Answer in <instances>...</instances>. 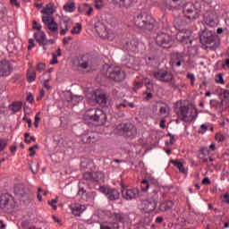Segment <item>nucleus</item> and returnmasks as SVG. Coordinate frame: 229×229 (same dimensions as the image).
I'll return each mask as SVG.
<instances>
[{"label": "nucleus", "mask_w": 229, "mask_h": 229, "mask_svg": "<svg viewBox=\"0 0 229 229\" xmlns=\"http://www.w3.org/2000/svg\"><path fill=\"white\" fill-rule=\"evenodd\" d=\"M53 60L50 61V65H55V64H58V55L56 54L52 53Z\"/></svg>", "instance_id": "obj_52"}, {"label": "nucleus", "mask_w": 229, "mask_h": 229, "mask_svg": "<svg viewBox=\"0 0 229 229\" xmlns=\"http://www.w3.org/2000/svg\"><path fill=\"white\" fill-rule=\"evenodd\" d=\"M44 69H46V64L44 63H39L37 65V70L40 72L44 71Z\"/></svg>", "instance_id": "obj_59"}, {"label": "nucleus", "mask_w": 229, "mask_h": 229, "mask_svg": "<svg viewBox=\"0 0 229 229\" xmlns=\"http://www.w3.org/2000/svg\"><path fill=\"white\" fill-rule=\"evenodd\" d=\"M100 229H112V227H110V225H108V224L103 223L100 225Z\"/></svg>", "instance_id": "obj_63"}, {"label": "nucleus", "mask_w": 229, "mask_h": 229, "mask_svg": "<svg viewBox=\"0 0 229 229\" xmlns=\"http://www.w3.org/2000/svg\"><path fill=\"white\" fill-rule=\"evenodd\" d=\"M156 42L157 46L167 49L173 46V38L167 33L160 32L156 38Z\"/></svg>", "instance_id": "obj_12"}, {"label": "nucleus", "mask_w": 229, "mask_h": 229, "mask_svg": "<svg viewBox=\"0 0 229 229\" xmlns=\"http://www.w3.org/2000/svg\"><path fill=\"white\" fill-rule=\"evenodd\" d=\"M64 12H69L70 13H72V12L76 10V4H74V2H67L64 5Z\"/></svg>", "instance_id": "obj_27"}, {"label": "nucleus", "mask_w": 229, "mask_h": 229, "mask_svg": "<svg viewBox=\"0 0 229 229\" xmlns=\"http://www.w3.org/2000/svg\"><path fill=\"white\" fill-rule=\"evenodd\" d=\"M106 76L107 80L119 83L121 81H124L126 73L123 69H121V67L111 65L106 68Z\"/></svg>", "instance_id": "obj_4"}, {"label": "nucleus", "mask_w": 229, "mask_h": 229, "mask_svg": "<svg viewBox=\"0 0 229 229\" xmlns=\"http://www.w3.org/2000/svg\"><path fill=\"white\" fill-rule=\"evenodd\" d=\"M209 154L208 148L207 147H201L199 150V158H203V157H208Z\"/></svg>", "instance_id": "obj_38"}, {"label": "nucleus", "mask_w": 229, "mask_h": 229, "mask_svg": "<svg viewBox=\"0 0 229 229\" xmlns=\"http://www.w3.org/2000/svg\"><path fill=\"white\" fill-rule=\"evenodd\" d=\"M55 12L56 7H55V4L53 3L47 4L41 11V13L44 14V16H42V22L52 33H56L58 31V23H56L55 17L53 16Z\"/></svg>", "instance_id": "obj_1"}, {"label": "nucleus", "mask_w": 229, "mask_h": 229, "mask_svg": "<svg viewBox=\"0 0 229 229\" xmlns=\"http://www.w3.org/2000/svg\"><path fill=\"white\" fill-rule=\"evenodd\" d=\"M177 114L181 121L189 123V121H194L198 117V112L194 108H189V106H181L177 111Z\"/></svg>", "instance_id": "obj_7"}, {"label": "nucleus", "mask_w": 229, "mask_h": 229, "mask_svg": "<svg viewBox=\"0 0 229 229\" xmlns=\"http://www.w3.org/2000/svg\"><path fill=\"white\" fill-rule=\"evenodd\" d=\"M214 38H216V33L212 32V30H204L200 36V42L211 51H216L219 47V43Z\"/></svg>", "instance_id": "obj_6"}, {"label": "nucleus", "mask_w": 229, "mask_h": 229, "mask_svg": "<svg viewBox=\"0 0 229 229\" xmlns=\"http://www.w3.org/2000/svg\"><path fill=\"white\" fill-rule=\"evenodd\" d=\"M33 47H35V40L34 39H29V46H28V49H33Z\"/></svg>", "instance_id": "obj_61"}, {"label": "nucleus", "mask_w": 229, "mask_h": 229, "mask_svg": "<svg viewBox=\"0 0 229 229\" xmlns=\"http://www.w3.org/2000/svg\"><path fill=\"white\" fill-rule=\"evenodd\" d=\"M93 96L98 105H100V106H106V103H108V98H106V95L99 91H96L94 92Z\"/></svg>", "instance_id": "obj_23"}, {"label": "nucleus", "mask_w": 229, "mask_h": 229, "mask_svg": "<svg viewBox=\"0 0 229 229\" xmlns=\"http://www.w3.org/2000/svg\"><path fill=\"white\" fill-rule=\"evenodd\" d=\"M32 29L33 30H38V31H40V30H42V25H40V24H38V22H37V21H32Z\"/></svg>", "instance_id": "obj_50"}, {"label": "nucleus", "mask_w": 229, "mask_h": 229, "mask_svg": "<svg viewBox=\"0 0 229 229\" xmlns=\"http://www.w3.org/2000/svg\"><path fill=\"white\" fill-rule=\"evenodd\" d=\"M183 24L185 23L180 18H175L174 21V26L176 28V30H182V28H183Z\"/></svg>", "instance_id": "obj_36"}, {"label": "nucleus", "mask_w": 229, "mask_h": 229, "mask_svg": "<svg viewBox=\"0 0 229 229\" xmlns=\"http://www.w3.org/2000/svg\"><path fill=\"white\" fill-rule=\"evenodd\" d=\"M132 3V0H119L120 6H125L128 8Z\"/></svg>", "instance_id": "obj_47"}, {"label": "nucleus", "mask_w": 229, "mask_h": 229, "mask_svg": "<svg viewBox=\"0 0 229 229\" xmlns=\"http://www.w3.org/2000/svg\"><path fill=\"white\" fill-rule=\"evenodd\" d=\"M79 65L81 69H87L89 67V57L87 55L82 56L79 61Z\"/></svg>", "instance_id": "obj_32"}, {"label": "nucleus", "mask_w": 229, "mask_h": 229, "mask_svg": "<svg viewBox=\"0 0 229 229\" xmlns=\"http://www.w3.org/2000/svg\"><path fill=\"white\" fill-rule=\"evenodd\" d=\"M84 117L100 124H105L107 119L106 113L101 109H89L85 113Z\"/></svg>", "instance_id": "obj_8"}, {"label": "nucleus", "mask_w": 229, "mask_h": 229, "mask_svg": "<svg viewBox=\"0 0 229 229\" xmlns=\"http://www.w3.org/2000/svg\"><path fill=\"white\" fill-rule=\"evenodd\" d=\"M182 12L186 19H189L190 21H196L201 13V6L198 3H189L184 5Z\"/></svg>", "instance_id": "obj_5"}, {"label": "nucleus", "mask_w": 229, "mask_h": 229, "mask_svg": "<svg viewBox=\"0 0 229 229\" xmlns=\"http://www.w3.org/2000/svg\"><path fill=\"white\" fill-rule=\"evenodd\" d=\"M85 194H87V191L85 190V188L80 187L78 195L81 196V198H83V196H85Z\"/></svg>", "instance_id": "obj_55"}, {"label": "nucleus", "mask_w": 229, "mask_h": 229, "mask_svg": "<svg viewBox=\"0 0 229 229\" xmlns=\"http://www.w3.org/2000/svg\"><path fill=\"white\" fill-rule=\"evenodd\" d=\"M100 189L102 192L110 199V201H115V199H118L121 196L119 191L114 188L101 187Z\"/></svg>", "instance_id": "obj_19"}, {"label": "nucleus", "mask_w": 229, "mask_h": 229, "mask_svg": "<svg viewBox=\"0 0 229 229\" xmlns=\"http://www.w3.org/2000/svg\"><path fill=\"white\" fill-rule=\"evenodd\" d=\"M117 110H123V108H126V103H118L115 105Z\"/></svg>", "instance_id": "obj_57"}, {"label": "nucleus", "mask_w": 229, "mask_h": 229, "mask_svg": "<svg viewBox=\"0 0 229 229\" xmlns=\"http://www.w3.org/2000/svg\"><path fill=\"white\" fill-rule=\"evenodd\" d=\"M0 208L3 210H12L15 208V200L13 197L8 193L0 196Z\"/></svg>", "instance_id": "obj_10"}, {"label": "nucleus", "mask_w": 229, "mask_h": 229, "mask_svg": "<svg viewBox=\"0 0 229 229\" xmlns=\"http://www.w3.org/2000/svg\"><path fill=\"white\" fill-rule=\"evenodd\" d=\"M10 110L13 112L17 113L21 108H22V103L21 102H13L12 105L9 106Z\"/></svg>", "instance_id": "obj_33"}, {"label": "nucleus", "mask_w": 229, "mask_h": 229, "mask_svg": "<svg viewBox=\"0 0 229 229\" xmlns=\"http://www.w3.org/2000/svg\"><path fill=\"white\" fill-rule=\"evenodd\" d=\"M60 28H61L60 35L62 36L65 35L67 31H69L71 28H72V21L69 18H65L62 20Z\"/></svg>", "instance_id": "obj_22"}, {"label": "nucleus", "mask_w": 229, "mask_h": 229, "mask_svg": "<svg viewBox=\"0 0 229 229\" xmlns=\"http://www.w3.org/2000/svg\"><path fill=\"white\" fill-rule=\"evenodd\" d=\"M70 208L72 210V214L75 216V217H80L81 213L87 210V206L77 203L70 206Z\"/></svg>", "instance_id": "obj_21"}, {"label": "nucleus", "mask_w": 229, "mask_h": 229, "mask_svg": "<svg viewBox=\"0 0 229 229\" xmlns=\"http://www.w3.org/2000/svg\"><path fill=\"white\" fill-rule=\"evenodd\" d=\"M173 207H174V203L171 200L167 202H162L159 206V210H161V212H167L168 210H171Z\"/></svg>", "instance_id": "obj_25"}, {"label": "nucleus", "mask_w": 229, "mask_h": 229, "mask_svg": "<svg viewBox=\"0 0 229 229\" xmlns=\"http://www.w3.org/2000/svg\"><path fill=\"white\" fill-rule=\"evenodd\" d=\"M96 191H89L86 193V201H94L96 199Z\"/></svg>", "instance_id": "obj_40"}, {"label": "nucleus", "mask_w": 229, "mask_h": 229, "mask_svg": "<svg viewBox=\"0 0 229 229\" xmlns=\"http://www.w3.org/2000/svg\"><path fill=\"white\" fill-rule=\"evenodd\" d=\"M81 33V24L76 23V26L72 30V35H80Z\"/></svg>", "instance_id": "obj_39"}, {"label": "nucleus", "mask_w": 229, "mask_h": 229, "mask_svg": "<svg viewBox=\"0 0 229 229\" xmlns=\"http://www.w3.org/2000/svg\"><path fill=\"white\" fill-rule=\"evenodd\" d=\"M171 164H174L177 169H179L180 173H185V167H183V163L176 160H172Z\"/></svg>", "instance_id": "obj_35"}, {"label": "nucleus", "mask_w": 229, "mask_h": 229, "mask_svg": "<svg viewBox=\"0 0 229 229\" xmlns=\"http://www.w3.org/2000/svg\"><path fill=\"white\" fill-rule=\"evenodd\" d=\"M167 135H168V137L171 138V140L169 141H166V144L168 146L171 144H174V135H173L172 133H168Z\"/></svg>", "instance_id": "obj_58"}, {"label": "nucleus", "mask_w": 229, "mask_h": 229, "mask_svg": "<svg viewBox=\"0 0 229 229\" xmlns=\"http://www.w3.org/2000/svg\"><path fill=\"white\" fill-rule=\"evenodd\" d=\"M93 182L96 183H104L105 174H103V172H95V178H93Z\"/></svg>", "instance_id": "obj_26"}, {"label": "nucleus", "mask_w": 229, "mask_h": 229, "mask_svg": "<svg viewBox=\"0 0 229 229\" xmlns=\"http://www.w3.org/2000/svg\"><path fill=\"white\" fill-rule=\"evenodd\" d=\"M81 142H83V144H90V135L82 134L81 135Z\"/></svg>", "instance_id": "obj_45"}, {"label": "nucleus", "mask_w": 229, "mask_h": 229, "mask_svg": "<svg viewBox=\"0 0 229 229\" xmlns=\"http://www.w3.org/2000/svg\"><path fill=\"white\" fill-rule=\"evenodd\" d=\"M146 86V92H153L155 90V86H153L151 81L146 82L145 83Z\"/></svg>", "instance_id": "obj_46"}, {"label": "nucleus", "mask_w": 229, "mask_h": 229, "mask_svg": "<svg viewBox=\"0 0 229 229\" xmlns=\"http://www.w3.org/2000/svg\"><path fill=\"white\" fill-rule=\"evenodd\" d=\"M6 146H8V140L0 138V153L6 149Z\"/></svg>", "instance_id": "obj_41"}, {"label": "nucleus", "mask_w": 229, "mask_h": 229, "mask_svg": "<svg viewBox=\"0 0 229 229\" xmlns=\"http://www.w3.org/2000/svg\"><path fill=\"white\" fill-rule=\"evenodd\" d=\"M14 194L18 199L22 201L24 198H28V191H26V186L24 184H17L14 187Z\"/></svg>", "instance_id": "obj_20"}, {"label": "nucleus", "mask_w": 229, "mask_h": 229, "mask_svg": "<svg viewBox=\"0 0 229 229\" xmlns=\"http://www.w3.org/2000/svg\"><path fill=\"white\" fill-rule=\"evenodd\" d=\"M13 66L8 60L0 61V78H6L12 74Z\"/></svg>", "instance_id": "obj_14"}, {"label": "nucleus", "mask_w": 229, "mask_h": 229, "mask_svg": "<svg viewBox=\"0 0 229 229\" xmlns=\"http://www.w3.org/2000/svg\"><path fill=\"white\" fill-rule=\"evenodd\" d=\"M144 94L146 95L145 99L147 101L153 98V93L151 91H145Z\"/></svg>", "instance_id": "obj_54"}, {"label": "nucleus", "mask_w": 229, "mask_h": 229, "mask_svg": "<svg viewBox=\"0 0 229 229\" xmlns=\"http://www.w3.org/2000/svg\"><path fill=\"white\" fill-rule=\"evenodd\" d=\"M103 0H95V8L97 10H101L103 8Z\"/></svg>", "instance_id": "obj_49"}, {"label": "nucleus", "mask_w": 229, "mask_h": 229, "mask_svg": "<svg viewBox=\"0 0 229 229\" xmlns=\"http://www.w3.org/2000/svg\"><path fill=\"white\" fill-rule=\"evenodd\" d=\"M159 115L161 117H167L169 115V106L166 105H163L159 107Z\"/></svg>", "instance_id": "obj_31"}, {"label": "nucleus", "mask_w": 229, "mask_h": 229, "mask_svg": "<svg viewBox=\"0 0 229 229\" xmlns=\"http://www.w3.org/2000/svg\"><path fill=\"white\" fill-rule=\"evenodd\" d=\"M148 65H155V64H157V62H158V59H157V57L155 56H148V60L146 61Z\"/></svg>", "instance_id": "obj_44"}, {"label": "nucleus", "mask_w": 229, "mask_h": 229, "mask_svg": "<svg viewBox=\"0 0 229 229\" xmlns=\"http://www.w3.org/2000/svg\"><path fill=\"white\" fill-rule=\"evenodd\" d=\"M10 3L12 6H16V8H19V6H21V4L17 0H10Z\"/></svg>", "instance_id": "obj_62"}, {"label": "nucleus", "mask_w": 229, "mask_h": 229, "mask_svg": "<svg viewBox=\"0 0 229 229\" xmlns=\"http://www.w3.org/2000/svg\"><path fill=\"white\" fill-rule=\"evenodd\" d=\"M56 203H58V198L52 199L51 201H48V205L52 207L54 210H56L58 208V206H56Z\"/></svg>", "instance_id": "obj_48"}, {"label": "nucleus", "mask_w": 229, "mask_h": 229, "mask_svg": "<svg viewBox=\"0 0 229 229\" xmlns=\"http://www.w3.org/2000/svg\"><path fill=\"white\" fill-rule=\"evenodd\" d=\"M27 78L29 83H32V81H35V80H37V73L33 70H28Z\"/></svg>", "instance_id": "obj_34"}, {"label": "nucleus", "mask_w": 229, "mask_h": 229, "mask_svg": "<svg viewBox=\"0 0 229 229\" xmlns=\"http://www.w3.org/2000/svg\"><path fill=\"white\" fill-rule=\"evenodd\" d=\"M216 83L225 85V79H223V73H218L215 79Z\"/></svg>", "instance_id": "obj_42"}, {"label": "nucleus", "mask_w": 229, "mask_h": 229, "mask_svg": "<svg viewBox=\"0 0 229 229\" xmlns=\"http://www.w3.org/2000/svg\"><path fill=\"white\" fill-rule=\"evenodd\" d=\"M186 55L183 53H174L171 55V65L172 67H182L185 65Z\"/></svg>", "instance_id": "obj_16"}, {"label": "nucleus", "mask_w": 229, "mask_h": 229, "mask_svg": "<svg viewBox=\"0 0 229 229\" xmlns=\"http://www.w3.org/2000/svg\"><path fill=\"white\" fill-rule=\"evenodd\" d=\"M95 30L100 38H104L106 40H114L115 38V35L106 29V26L101 22L95 23Z\"/></svg>", "instance_id": "obj_9"}, {"label": "nucleus", "mask_w": 229, "mask_h": 229, "mask_svg": "<svg viewBox=\"0 0 229 229\" xmlns=\"http://www.w3.org/2000/svg\"><path fill=\"white\" fill-rule=\"evenodd\" d=\"M141 183H143V185H145L144 188H142L143 192H146L148 189H149V182L146 179H144Z\"/></svg>", "instance_id": "obj_51"}, {"label": "nucleus", "mask_w": 229, "mask_h": 229, "mask_svg": "<svg viewBox=\"0 0 229 229\" xmlns=\"http://www.w3.org/2000/svg\"><path fill=\"white\" fill-rule=\"evenodd\" d=\"M113 217L114 221H117L118 223H124V214L123 213H114L113 214Z\"/></svg>", "instance_id": "obj_37"}, {"label": "nucleus", "mask_w": 229, "mask_h": 229, "mask_svg": "<svg viewBox=\"0 0 229 229\" xmlns=\"http://www.w3.org/2000/svg\"><path fill=\"white\" fill-rule=\"evenodd\" d=\"M149 76H153L157 81L161 83H171L172 87H176V82L174 81V75L171 71L158 69L148 73Z\"/></svg>", "instance_id": "obj_3"}, {"label": "nucleus", "mask_w": 229, "mask_h": 229, "mask_svg": "<svg viewBox=\"0 0 229 229\" xmlns=\"http://www.w3.org/2000/svg\"><path fill=\"white\" fill-rule=\"evenodd\" d=\"M155 18L147 13H141L134 19L136 28L141 31H151L155 28Z\"/></svg>", "instance_id": "obj_2"}, {"label": "nucleus", "mask_w": 229, "mask_h": 229, "mask_svg": "<svg viewBox=\"0 0 229 229\" xmlns=\"http://www.w3.org/2000/svg\"><path fill=\"white\" fill-rule=\"evenodd\" d=\"M208 130V127L207 126V124H201L200 128L199 130V133H205V131H207Z\"/></svg>", "instance_id": "obj_53"}, {"label": "nucleus", "mask_w": 229, "mask_h": 229, "mask_svg": "<svg viewBox=\"0 0 229 229\" xmlns=\"http://www.w3.org/2000/svg\"><path fill=\"white\" fill-rule=\"evenodd\" d=\"M30 171H32L33 174H37L38 173V169H40V165L38 161H33L29 164Z\"/></svg>", "instance_id": "obj_29"}, {"label": "nucleus", "mask_w": 229, "mask_h": 229, "mask_svg": "<svg viewBox=\"0 0 229 229\" xmlns=\"http://www.w3.org/2000/svg\"><path fill=\"white\" fill-rule=\"evenodd\" d=\"M44 89H47V90H51V87L49 86V80H46L43 82Z\"/></svg>", "instance_id": "obj_60"}, {"label": "nucleus", "mask_w": 229, "mask_h": 229, "mask_svg": "<svg viewBox=\"0 0 229 229\" xmlns=\"http://www.w3.org/2000/svg\"><path fill=\"white\" fill-rule=\"evenodd\" d=\"M215 139L217 142H225V140H226V137H225L221 132L216 133Z\"/></svg>", "instance_id": "obj_43"}, {"label": "nucleus", "mask_w": 229, "mask_h": 229, "mask_svg": "<svg viewBox=\"0 0 229 229\" xmlns=\"http://www.w3.org/2000/svg\"><path fill=\"white\" fill-rule=\"evenodd\" d=\"M122 196L123 199L127 201H131V199H135L137 196H139V190L137 189H126L124 185L122 184Z\"/></svg>", "instance_id": "obj_18"}, {"label": "nucleus", "mask_w": 229, "mask_h": 229, "mask_svg": "<svg viewBox=\"0 0 229 229\" xmlns=\"http://www.w3.org/2000/svg\"><path fill=\"white\" fill-rule=\"evenodd\" d=\"M96 172H85L82 175L83 180L86 182H94Z\"/></svg>", "instance_id": "obj_30"}, {"label": "nucleus", "mask_w": 229, "mask_h": 229, "mask_svg": "<svg viewBox=\"0 0 229 229\" xmlns=\"http://www.w3.org/2000/svg\"><path fill=\"white\" fill-rule=\"evenodd\" d=\"M89 140H90V143L92 144H94V142H98V135L96 134L89 135Z\"/></svg>", "instance_id": "obj_56"}, {"label": "nucleus", "mask_w": 229, "mask_h": 229, "mask_svg": "<svg viewBox=\"0 0 229 229\" xmlns=\"http://www.w3.org/2000/svg\"><path fill=\"white\" fill-rule=\"evenodd\" d=\"M118 130L129 139H135L137 137V127L132 123H122L119 125Z\"/></svg>", "instance_id": "obj_11"}, {"label": "nucleus", "mask_w": 229, "mask_h": 229, "mask_svg": "<svg viewBox=\"0 0 229 229\" xmlns=\"http://www.w3.org/2000/svg\"><path fill=\"white\" fill-rule=\"evenodd\" d=\"M223 201L225 203H229V194L228 193H225L223 197Z\"/></svg>", "instance_id": "obj_64"}, {"label": "nucleus", "mask_w": 229, "mask_h": 229, "mask_svg": "<svg viewBox=\"0 0 229 229\" xmlns=\"http://www.w3.org/2000/svg\"><path fill=\"white\" fill-rule=\"evenodd\" d=\"M34 38L39 46H47V39H46V32L38 31L34 34Z\"/></svg>", "instance_id": "obj_24"}, {"label": "nucleus", "mask_w": 229, "mask_h": 229, "mask_svg": "<svg viewBox=\"0 0 229 229\" xmlns=\"http://www.w3.org/2000/svg\"><path fill=\"white\" fill-rule=\"evenodd\" d=\"M81 8H83V10H88L86 12V15H88L89 17V15H92V12H94V8L92 6H90V4H84L82 5V7L79 8V12L81 13H83V11H81Z\"/></svg>", "instance_id": "obj_28"}, {"label": "nucleus", "mask_w": 229, "mask_h": 229, "mask_svg": "<svg viewBox=\"0 0 229 229\" xmlns=\"http://www.w3.org/2000/svg\"><path fill=\"white\" fill-rule=\"evenodd\" d=\"M176 40L185 46L187 44H192V31L191 30H180L176 36Z\"/></svg>", "instance_id": "obj_13"}, {"label": "nucleus", "mask_w": 229, "mask_h": 229, "mask_svg": "<svg viewBox=\"0 0 229 229\" xmlns=\"http://www.w3.org/2000/svg\"><path fill=\"white\" fill-rule=\"evenodd\" d=\"M147 208L149 212H153L155 208H157L158 205V191L157 190H154L149 197V199L147 200Z\"/></svg>", "instance_id": "obj_17"}, {"label": "nucleus", "mask_w": 229, "mask_h": 229, "mask_svg": "<svg viewBox=\"0 0 229 229\" xmlns=\"http://www.w3.org/2000/svg\"><path fill=\"white\" fill-rule=\"evenodd\" d=\"M204 22L208 26H217L219 24V19L217 18V15L216 14V12L214 11H208L204 14Z\"/></svg>", "instance_id": "obj_15"}]
</instances>
